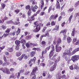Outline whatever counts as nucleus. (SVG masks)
I'll return each mask as SVG.
<instances>
[{"mask_svg": "<svg viewBox=\"0 0 79 79\" xmlns=\"http://www.w3.org/2000/svg\"><path fill=\"white\" fill-rule=\"evenodd\" d=\"M34 24L35 25L34 27H36V28L34 29L33 32L35 33L39 32V31L40 30V29H41V27H43L44 26V24L42 23H39H39H37V21L35 22L34 23ZM38 26H39L38 27Z\"/></svg>", "mask_w": 79, "mask_h": 79, "instance_id": "nucleus-1", "label": "nucleus"}, {"mask_svg": "<svg viewBox=\"0 0 79 79\" xmlns=\"http://www.w3.org/2000/svg\"><path fill=\"white\" fill-rule=\"evenodd\" d=\"M34 24L35 25L34 27H36V28L34 29L33 32L35 33L39 32V31L40 30V29H41V27H43L44 26V24L42 23H39H39H37V21L35 22L34 23ZM38 26H39L38 27Z\"/></svg>", "mask_w": 79, "mask_h": 79, "instance_id": "nucleus-2", "label": "nucleus"}, {"mask_svg": "<svg viewBox=\"0 0 79 79\" xmlns=\"http://www.w3.org/2000/svg\"><path fill=\"white\" fill-rule=\"evenodd\" d=\"M57 58V55L56 54H55L54 56H53L52 58V60H55V62L56 63H56L59 62V61H60V56H59L58 57V58Z\"/></svg>", "mask_w": 79, "mask_h": 79, "instance_id": "nucleus-3", "label": "nucleus"}, {"mask_svg": "<svg viewBox=\"0 0 79 79\" xmlns=\"http://www.w3.org/2000/svg\"><path fill=\"white\" fill-rule=\"evenodd\" d=\"M67 55H68V56H71V55H73V54L71 52H67L65 51V52H64L63 53L62 57L63 58L66 59L67 58Z\"/></svg>", "mask_w": 79, "mask_h": 79, "instance_id": "nucleus-4", "label": "nucleus"}, {"mask_svg": "<svg viewBox=\"0 0 79 79\" xmlns=\"http://www.w3.org/2000/svg\"><path fill=\"white\" fill-rule=\"evenodd\" d=\"M54 52H55V46H53L52 47L51 50L50 52V53L49 55V59H52V56L54 55Z\"/></svg>", "mask_w": 79, "mask_h": 79, "instance_id": "nucleus-5", "label": "nucleus"}, {"mask_svg": "<svg viewBox=\"0 0 79 79\" xmlns=\"http://www.w3.org/2000/svg\"><path fill=\"white\" fill-rule=\"evenodd\" d=\"M72 61H73V62L75 63L76 61H78L79 60V55H75L73 56L71 58Z\"/></svg>", "mask_w": 79, "mask_h": 79, "instance_id": "nucleus-6", "label": "nucleus"}, {"mask_svg": "<svg viewBox=\"0 0 79 79\" xmlns=\"http://www.w3.org/2000/svg\"><path fill=\"white\" fill-rule=\"evenodd\" d=\"M49 32L48 31H44V34H43L42 35L40 38V41H42V39L44 37H47V36H49L50 35Z\"/></svg>", "mask_w": 79, "mask_h": 79, "instance_id": "nucleus-7", "label": "nucleus"}, {"mask_svg": "<svg viewBox=\"0 0 79 79\" xmlns=\"http://www.w3.org/2000/svg\"><path fill=\"white\" fill-rule=\"evenodd\" d=\"M58 14H56L55 15H52L50 17L49 20L50 21H51L52 19L55 20V19H56V18H58Z\"/></svg>", "mask_w": 79, "mask_h": 79, "instance_id": "nucleus-8", "label": "nucleus"}, {"mask_svg": "<svg viewBox=\"0 0 79 79\" xmlns=\"http://www.w3.org/2000/svg\"><path fill=\"white\" fill-rule=\"evenodd\" d=\"M3 72L4 73H5L6 74H10L11 72L10 71L9 69L6 68H5L3 70Z\"/></svg>", "mask_w": 79, "mask_h": 79, "instance_id": "nucleus-9", "label": "nucleus"}, {"mask_svg": "<svg viewBox=\"0 0 79 79\" xmlns=\"http://www.w3.org/2000/svg\"><path fill=\"white\" fill-rule=\"evenodd\" d=\"M61 3V0H57L56 2V6L57 9H60V3Z\"/></svg>", "mask_w": 79, "mask_h": 79, "instance_id": "nucleus-10", "label": "nucleus"}, {"mask_svg": "<svg viewBox=\"0 0 79 79\" xmlns=\"http://www.w3.org/2000/svg\"><path fill=\"white\" fill-rule=\"evenodd\" d=\"M56 63H54L53 65V67H51L49 69V71L50 72L53 71L56 69Z\"/></svg>", "mask_w": 79, "mask_h": 79, "instance_id": "nucleus-11", "label": "nucleus"}, {"mask_svg": "<svg viewBox=\"0 0 79 79\" xmlns=\"http://www.w3.org/2000/svg\"><path fill=\"white\" fill-rule=\"evenodd\" d=\"M15 21H16L14 23V25H18V24H20V22H19V17H16L15 18Z\"/></svg>", "mask_w": 79, "mask_h": 79, "instance_id": "nucleus-12", "label": "nucleus"}, {"mask_svg": "<svg viewBox=\"0 0 79 79\" xmlns=\"http://www.w3.org/2000/svg\"><path fill=\"white\" fill-rule=\"evenodd\" d=\"M58 46H59V45H57V47L56 45V50L57 52H60L62 49L61 47L60 46L58 47Z\"/></svg>", "mask_w": 79, "mask_h": 79, "instance_id": "nucleus-13", "label": "nucleus"}, {"mask_svg": "<svg viewBox=\"0 0 79 79\" xmlns=\"http://www.w3.org/2000/svg\"><path fill=\"white\" fill-rule=\"evenodd\" d=\"M35 72H32L30 74V77H32V78H36V75H35Z\"/></svg>", "mask_w": 79, "mask_h": 79, "instance_id": "nucleus-14", "label": "nucleus"}, {"mask_svg": "<svg viewBox=\"0 0 79 79\" xmlns=\"http://www.w3.org/2000/svg\"><path fill=\"white\" fill-rule=\"evenodd\" d=\"M40 3L41 4L40 8L41 10H42L43 9V7L44 6H45V4H44V0H41Z\"/></svg>", "mask_w": 79, "mask_h": 79, "instance_id": "nucleus-15", "label": "nucleus"}, {"mask_svg": "<svg viewBox=\"0 0 79 79\" xmlns=\"http://www.w3.org/2000/svg\"><path fill=\"white\" fill-rule=\"evenodd\" d=\"M78 51H79V47L75 49L72 52V55H74V54H75V53H76L77 52H78Z\"/></svg>", "mask_w": 79, "mask_h": 79, "instance_id": "nucleus-16", "label": "nucleus"}, {"mask_svg": "<svg viewBox=\"0 0 79 79\" xmlns=\"http://www.w3.org/2000/svg\"><path fill=\"white\" fill-rule=\"evenodd\" d=\"M61 43V38H58L57 41V44H56V47L57 46V45H59Z\"/></svg>", "mask_w": 79, "mask_h": 79, "instance_id": "nucleus-17", "label": "nucleus"}, {"mask_svg": "<svg viewBox=\"0 0 79 79\" xmlns=\"http://www.w3.org/2000/svg\"><path fill=\"white\" fill-rule=\"evenodd\" d=\"M25 56V54H23L22 55H21V56L19 57L18 58V60H19V61H22V60L23 59Z\"/></svg>", "mask_w": 79, "mask_h": 79, "instance_id": "nucleus-18", "label": "nucleus"}, {"mask_svg": "<svg viewBox=\"0 0 79 79\" xmlns=\"http://www.w3.org/2000/svg\"><path fill=\"white\" fill-rule=\"evenodd\" d=\"M67 41L68 44H69V43H71V41H72V39H71V38L70 37H68L67 38Z\"/></svg>", "mask_w": 79, "mask_h": 79, "instance_id": "nucleus-19", "label": "nucleus"}, {"mask_svg": "<svg viewBox=\"0 0 79 79\" xmlns=\"http://www.w3.org/2000/svg\"><path fill=\"white\" fill-rule=\"evenodd\" d=\"M66 32H67V29H65L63 30H61L60 32V34H61V33L62 34H64V35L66 34Z\"/></svg>", "mask_w": 79, "mask_h": 79, "instance_id": "nucleus-20", "label": "nucleus"}, {"mask_svg": "<svg viewBox=\"0 0 79 79\" xmlns=\"http://www.w3.org/2000/svg\"><path fill=\"white\" fill-rule=\"evenodd\" d=\"M35 53H36V52L35 51H33L31 52H30V56L31 57H33L34 55L35 54Z\"/></svg>", "mask_w": 79, "mask_h": 79, "instance_id": "nucleus-21", "label": "nucleus"}, {"mask_svg": "<svg viewBox=\"0 0 79 79\" xmlns=\"http://www.w3.org/2000/svg\"><path fill=\"white\" fill-rule=\"evenodd\" d=\"M37 71H38V68H37V67H35L32 70V72L35 73Z\"/></svg>", "mask_w": 79, "mask_h": 79, "instance_id": "nucleus-22", "label": "nucleus"}, {"mask_svg": "<svg viewBox=\"0 0 79 79\" xmlns=\"http://www.w3.org/2000/svg\"><path fill=\"white\" fill-rule=\"evenodd\" d=\"M75 32H76V28H74L73 29V31L72 32V36H74L75 35Z\"/></svg>", "mask_w": 79, "mask_h": 79, "instance_id": "nucleus-23", "label": "nucleus"}, {"mask_svg": "<svg viewBox=\"0 0 79 79\" xmlns=\"http://www.w3.org/2000/svg\"><path fill=\"white\" fill-rule=\"evenodd\" d=\"M15 44L16 45H19L20 44V41L19 40H16L15 41Z\"/></svg>", "mask_w": 79, "mask_h": 79, "instance_id": "nucleus-24", "label": "nucleus"}, {"mask_svg": "<svg viewBox=\"0 0 79 79\" xmlns=\"http://www.w3.org/2000/svg\"><path fill=\"white\" fill-rule=\"evenodd\" d=\"M10 30H11V28H7L5 31V33L9 34V35H10Z\"/></svg>", "mask_w": 79, "mask_h": 79, "instance_id": "nucleus-25", "label": "nucleus"}, {"mask_svg": "<svg viewBox=\"0 0 79 79\" xmlns=\"http://www.w3.org/2000/svg\"><path fill=\"white\" fill-rule=\"evenodd\" d=\"M21 55V53L20 52H17L16 53V56H18V57H19Z\"/></svg>", "mask_w": 79, "mask_h": 79, "instance_id": "nucleus-26", "label": "nucleus"}, {"mask_svg": "<svg viewBox=\"0 0 79 79\" xmlns=\"http://www.w3.org/2000/svg\"><path fill=\"white\" fill-rule=\"evenodd\" d=\"M41 44L43 47H45L46 45V42L44 41H43L41 42Z\"/></svg>", "mask_w": 79, "mask_h": 79, "instance_id": "nucleus-27", "label": "nucleus"}, {"mask_svg": "<svg viewBox=\"0 0 79 79\" xmlns=\"http://www.w3.org/2000/svg\"><path fill=\"white\" fill-rule=\"evenodd\" d=\"M74 69H76V70H79V67L77 66V64H74Z\"/></svg>", "mask_w": 79, "mask_h": 79, "instance_id": "nucleus-28", "label": "nucleus"}, {"mask_svg": "<svg viewBox=\"0 0 79 79\" xmlns=\"http://www.w3.org/2000/svg\"><path fill=\"white\" fill-rule=\"evenodd\" d=\"M26 42V40L24 39H22L20 41V43H21V44H23L22 45H24V44H25Z\"/></svg>", "mask_w": 79, "mask_h": 79, "instance_id": "nucleus-29", "label": "nucleus"}, {"mask_svg": "<svg viewBox=\"0 0 79 79\" xmlns=\"http://www.w3.org/2000/svg\"><path fill=\"white\" fill-rule=\"evenodd\" d=\"M73 15H70V16L69 17V23H71V19H73Z\"/></svg>", "mask_w": 79, "mask_h": 79, "instance_id": "nucleus-30", "label": "nucleus"}, {"mask_svg": "<svg viewBox=\"0 0 79 79\" xmlns=\"http://www.w3.org/2000/svg\"><path fill=\"white\" fill-rule=\"evenodd\" d=\"M13 50V48H7V51L9 52H12Z\"/></svg>", "mask_w": 79, "mask_h": 79, "instance_id": "nucleus-31", "label": "nucleus"}, {"mask_svg": "<svg viewBox=\"0 0 79 79\" xmlns=\"http://www.w3.org/2000/svg\"><path fill=\"white\" fill-rule=\"evenodd\" d=\"M53 7V6L51 5V6H50L48 9V13H50V11H51V10L52 9V8Z\"/></svg>", "mask_w": 79, "mask_h": 79, "instance_id": "nucleus-32", "label": "nucleus"}, {"mask_svg": "<svg viewBox=\"0 0 79 79\" xmlns=\"http://www.w3.org/2000/svg\"><path fill=\"white\" fill-rule=\"evenodd\" d=\"M46 74H47V71H44L42 74L43 76L45 77Z\"/></svg>", "mask_w": 79, "mask_h": 79, "instance_id": "nucleus-33", "label": "nucleus"}, {"mask_svg": "<svg viewBox=\"0 0 79 79\" xmlns=\"http://www.w3.org/2000/svg\"><path fill=\"white\" fill-rule=\"evenodd\" d=\"M2 7L1 8V10H3L5 8V7L6 6V5H5V3H2L1 5Z\"/></svg>", "mask_w": 79, "mask_h": 79, "instance_id": "nucleus-34", "label": "nucleus"}, {"mask_svg": "<svg viewBox=\"0 0 79 79\" xmlns=\"http://www.w3.org/2000/svg\"><path fill=\"white\" fill-rule=\"evenodd\" d=\"M72 50H73V48H69V50L67 49L66 50V51L67 52H72Z\"/></svg>", "mask_w": 79, "mask_h": 79, "instance_id": "nucleus-35", "label": "nucleus"}, {"mask_svg": "<svg viewBox=\"0 0 79 79\" xmlns=\"http://www.w3.org/2000/svg\"><path fill=\"white\" fill-rule=\"evenodd\" d=\"M10 64V63H9L8 62H6V61H5V62H4V63H3L2 64L3 66H7V65H9Z\"/></svg>", "mask_w": 79, "mask_h": 79, "instance_id": "nucleus-36", "label": "nucleus"}, {"mask_svg": "<svg viewBox=\"0 0 79 79\" xmlns=\"http://www.w3.org/2000/svg\"><path fill=\"white\" fill-rule=\"evenodd\" d=\"M15 31H14L10 33V35L12 36H14L15 35Z\"/></svg>", "mask_w": 79, "mask_h": 79, "instance_id": "nucleus-37", "label": "nucleus"}, {"mask_svg": "<svg viewBox=\"0 0 79 79\" xmlns=\"http://www.w3.org/2000/svg\"><path fill=\"white\" fill-rule=\"evenodd\" d=\"M52 77V76L50 74H48V76L47 77V79H50Z\"/></svg>", "mask_w": 79, "mask_h": 79, "instance_id": "nucleus-38", "label": "nucleus"}, {"mask_svg": "<svg viewBox=\"0 0 79 79\" xmlns=\"http://www.w3.org/2000/svg\"><path fill=\"white\" fill-rule=\"evenodd\" d=\"M31 13H32V12L31 11V9H30V10H28L27 12V15L28 16H29L31 15Z\"/></svg>", "mask_w": 79, "mask_h": 79, "instance_id": "nucleus-39", "label": "nucleus"}, {"mask_svg": "<svg viewBox=\"0 0 79 79\" xmlns=\"http://www.w3.org/2000/svg\"><path fill=\"white\" fill-rule=\"evenodd\" d=\"M44 51H43L42 52V56L40 57V58H41V59H43V58H44Z\"/></svg>", "mask_w": 79, "mask_h": 79, "instance_id": "nucleus-40", "label": "nucleus"}, {"mask_svg": "<svg viewBox=\"0 0 79 79\" xmlns=\"http://www.w3.org/2000/svg\"><path fill=\"white\" fill-rule=\"evenodd\" d=\"M78 5H79V1L76 2L74 4V6L75 7H77Z\"/></svg>", "mask_w": 79, "mask_h": 79, "instance_id": "nucleus-41", "label": "nucleus"}, {"mask_svg": "<svg viewBox=\"0 0 79 79\" xmlns=\"http://www.w3.org/2000/svg\"><path fill=\"white\" fill-rule=\"evenodd\" d=\"M7 24H14V22H13L12 20H10L9 21H8L7 23Z\"/></svg>", "mask_w": 79, "mask_h": 79, "instance_id": "nucleus-42", "label": "nucleus"}, {"mask_svg": "<svg viewBox=\"0 0 79 79\" xmlns=\"http://www.w3.org/2000/svg\"><path fill=\"white\" fill-rule=\"evenodd\" d=\"M31 9L32 11H33V12H35V11H36V10L34 9L33 6H31Z\"/></svg>", "mask_w": 79, "mask_h": 79, "instance_id": "nucleus-43", "label": "nucleus"}, {"mask_svg": "<svg viewBox=\"0 0 79 79\" xmlns=\"http://www.w3.org/2000/svg\"><path fill=\"white\" fill-rule=\"evenodd\" d=\"M9 34H8V33H4L3 34V35H2L3 37H4V38H5V37H7V36L8 35H9Z\"/></svg>", "mask_w": 79, "mask_h": 79, "instance_id": "nucleus-44", "label": "nucleus"}, {"mask_svg": "<svg viewBox=\"0 0 79 79\" xmlns=\"http://www.w3.org/2000/svg\"><path fill=\"white\" fill-rule=\"evenodd\" d=\"M30 5H28L26 6V8L27 9V10H31V8H30Z\"/></svg>", "mask_w": 79, "mask_h": 79, "instance_id": "nucleus-45", "label": "nucleus"}, {"mask_svg": "<svg viewBox=\"0 0 79 79\" xmlns=\"http://www.w3.org/2000/svg\"><path fill=\"white\" fill-rule=\"evenodd\" d=\"M51 24L52 26H55L56 24V21L54 22V21H53L51 22Z\"/></svg>", "mask_w": 79, "mask_h": 79, "instance_id": "nucleus-46", "label": "nucleus"}, {"mask_svg": "<svg viewBox=\"0 0 79 79\" xmlns=\"http://www.w3.org/2000/svg\"><path fill=\"white\" fill-rule=\"evenodd\" d=\"M47 28V27H44L42 30V32H44L46 30V29Z\"/></svg>", "mask_w": 79, "mask_h": 79, "instance_id": "nucleus-47", "label": "nucleus"}, {"mask_svg": "<svg viewBox=\"0 0 79 79\" xmlns=\"http://www.w3.org/2000/svg\"><path fill=\"white\" fill-rule=\"evenodd\" d=\"M27 21H30V23H32V20L31 18H28L27 19Z\"/></svg>", "mask_w": 79, "mask_h": 79, "instance_id": "nucleus-48", "label": "nucleus"}, {"mask_svg": "<svg viewBox=\"0 0 79 79\" xmlns=\"http://www.w3.org/2000/svg\"><path fill=\"white\" fill-rule=\"evenodd\" d=\"M21 32V29L19 28H18V30L17 31V33H18V34H19Z\"/></svg>", "mask_w": 79, "mask_h": 79, "instance_id": "nucleus-49", "label": "nucleus"}, {"mask_svg": "<svg viewBox=\"0 0 79 79\" xmlns=\"http://www.w3.org/2000/svg\"><path fill=\"white\" fill-rule=\"evenodd\" d=\"M15 77V75H14V73H12L10 77V79H11L12 78H14Z\"/></svg>", "mask_w": 79, "mask_h": 79, "instance_id": "nucleus-50", "label": "nucleus"}, {"mask_svg": "<svg viewBox=\"0 0 79 79\" xmlns=\"http://www.w3.org/2000/svg\"><path fill=\"white\" fill-rule=\"evenodd\" d=\"M25 45L27 48H29L30 47V44L29 43H27L25 44Z\"/></svg>", "mask_w": 79, "mask_h": 79, "instance_id": "nucleus-51", "label": "nucleus"}, {"mask_svg": "<svg viewBox=\"0 0 79 79\" xmlns=\"http://www.w3.org/2000/svg\"><path fill=\"white\" fill-rule=\"evenodd\" d=\"M74 10V8H70L69 9L68 11L70 12H72V11H73Z\"/></svg>", "mask_w": 79, "mask_h": 79, "instance_id": "nucleus-52", "label": "nucleus"}, {"mask_svg": "<svg viewBox=\"0 0 79 79\" xmlns=\"http://www.w3.org/2000/svg\"><path fill=\"white\" fill-rule=\"evenodd\" d=\"M46 15L45 13L44 12H40V16H43V15Z\"/></svg>", "mask_w": 79, "mask_h": 79, "instance_id": "nucleus-53", "label": "nucleus"}, {"mask_svg": "<svg viewBox=\"0 0 79 79\" xmlns=\"http://www.w3.org/2000/svg\"><path fill=\"white\" fill-rule=\"evenodd\" d=\"M26 38L27 40H29L31 39V35H28L27 36Z\"/></svg>", "mask_w": 79, "mask_h": 79, "instance_id": "nucleus-54", "label": "nucleus"}, {"mask_svg": "<svg viewBox=\"0 0 79 79\" xmlns=\"http://www.w3.org/2000/svg\"><path fill=\"white\" fill-rule=\"evenodd\" d=\"M50 47H51V46H48L47 47H46L45 48L46 50H47V51L49 50L50 49Z\"/></svg>", "mask_w": 79, "mask_h": 79, "instance_id": "nucleus-55", "label": "nucleus"}, {"mask_svg": "<svg viewBox=\"0 0 79 79\" xmlns=\"http://www.w3.org/2000/svg\"><path fill=\"white\" fill-rule=\"evenodd\" d=\"M62 18H63V16H62L61 15H60V16H59L58 19V21H60Z\"/></svg>", "mask_w": 79, "mask_h": 79, "instance_id": "nucleus-56", "label": "nucleus"}, {"mask_svg": "<svg viewBox=\"0 0 79 79\" xmlns=\"http://www.w3.org/2000/svg\"><path fill=\"white\" fill-rule=\"evenodd\" d=\"M15 11L16 13V14H18L19 11H20V10H19L17 9L15 10Z\"/></svg>", "mask_w": 79, "mask_h": 79, "instance_id": "nucleus-57", "label": "nucleus"}, {"mask_svg": "<svg viewBox=\"0 0 79 79\" xmlns=\"http://www.w3.org/2000/svg\"><path fill=\"white\" fill-rule=\"evenodd\" d=\"M19 45H17V46L15 47V49H16V50H19Z\"/></svg>", "mask_w": 79, "mask_h": 79, "instance_id": "nucleus-58", "label": "nucleus"}, {"mask_svg": "<svg viewBox=\"0 0 79 79\" xmlns=\"http://www.w3.org/2000/svg\"><path fill=\"white\" fill-rule=\"evenodd\" d=\"M36 60V58L35 57H34L33 59L32 60V62L33 63H35V62Z\"/></svg>", "mask_w": 79, "mask_h": 79, "instance_id": "nucleus-59", "label": "nucleus"}, {"mask_svg": "<svg viewBox=\"0 0 79 79\" xmlns=\"http://www.w3.org/2000/svg\"><path fill=\"white\" fill-rule=\"evenodd\" d=\"M77 41V38H74L73 39V42L74 43Z\"/></svg>", "mask_w": 79, "mask_h": 79, "instance_id": "nucleus-60", "label": "nucleus"}, {"mask_svg": "<svg viewBox=\"0 0 79 79\" xmlns=\"http://www.w3.org/2000/svg\"><path fill=\"white\" fill-rule=\"evenodd\" d=\"M51 25V23H50V22H48L47 23L46 26L47 27H48V26H50Z\"/></svg>", "mask_w": 79, "mask_h": 79, "instance_id": "nucleus-61", "label": "nucleus"}, {"mask_svg": "<svg viewBox=\"0 0 79 79\" xmlns=\"http://www.w3.org/2000/svg\"><path fill=\"white\" fill-rule=\"evenodd\" d=\"M60 15H61V16H65V15H66V14H65V13L64 12H61L60 13Z\"/></svg>", "mask_w": 79, "mask_h": 79, "instance_id": "nucleus-62", "label": "nucleus"}, {"mask_svg": "<svg viewBox=\"0 0 79 79\" xmlns=\"http://www.w3.org/2000/svg\"><path fill=\"white\" fill-rule=\"evenodd\" d=\"M10 71L11 72H14L15 71V69L13 68H11L10 69Z\"/></svg>", "mask_w": 79, "mask_h": 79, "instance_id": "nucleus-63", "label": "nucleus"}, {"mask_svg": "<svg viewBox=\"0 0 79 79\" xmlns=\"http://www.w3.org/2000/svg\"><path fill=\"white\" fill-rule=\"evenodd\" d=\"M3 59L4 61H7V60H6V58L5 56V55H4L3 57Z\"/></svg>", "mask_w": 79, "mask_h": 79, "instance_id": "nucleus-64", "label": "nucleus"}]
</instances>
